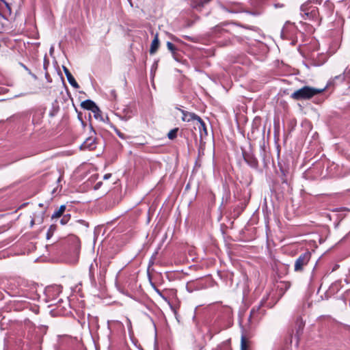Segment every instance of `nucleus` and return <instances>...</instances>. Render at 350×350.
<instances>
[{
	"instance_id": "nucleus-1",
	"label": "nucleus",
	"mask_w": 350,
	"mask_h": 350,
	"mask_svg": "<svg viewBox=\"0 0 350 350\" xmlns=\"http://www.w3.org/2000/svg\"><path fill=\"white\" fill-rule=\"evenodd\" d=\"M8 293L12 297H25L29 299L37 298L36 286L29 284L23 279H14L8 282L7 285Z\"/></svg>"
},
{
	"instance_id": "nucleus-2",
	"label": "nucleus",
	"mask_w": 350,
	"mask_h": 350,
	"mask_svg": "<svg viewBox=\"0 0 350 350\" xmlns=\"http://www.w3.org/2000/svg\"><path fill=\"white\" fill-rule=\"evenodd\" d=\"M324 91V89L314 88L310 86H304L295 91L291 96L294 100H306L310 99L314 96L319 94Z\"/></svg>"
},
{
	"instance_id": "nucleus-3",
	"label": "nucleus",
	"mask_w": 350,
	"mask_h": 350,
	"mask_svg": "<svg viewBox=\"0 0 350 350\" xmlns=\"http://www.w3.org/2000/svg\"><path fill=\"white\" fill-rule=\"evenodd\" d=\"M4 8L0 5V31L3 29L8 21V16L12 14L10 5L5 0H0Z\"/></svg>"
},
{
	"instance_id": "nucleus-4",
	"label": "nucleus",
	"mask_w": 350,
	"mask_h": 350,
	"mask_svg": "<svg viewBox=\"0 0 350 350\" xmlns=\"http://www.w3.org/2000/svg\"><path fill=\"white\" fill-rule=\"evenodd\" d=\"M311 258V253L306 252L301 254L295 260L294 265V271L295 272H301L304 271L305 266L308 265Z\"/></svg>"
},
{
	"instance_id": "nucleus-5",
	"label": "nucleus",
	"mask_w": 350,
	"mask_h": 350,
	"mask_svg": "<svg viewBox=\"0 0 350 350\" xmlns=\"http://www.w3.org/2000/svg\"><path fill=\"white\" fill-rule=\"evenodd\" d=\"M263 301L260 302V304L258 306L254 307L251 311L248 318L249 323L252 325L256 323H258L264 315V310L261 309V307L263 305Z\"/></svg>"
},
{
	"instance_id": "nucleus-6",
	"label": "nucleus",
	"mask_w": 350,
	"mask_h": 350,
	"mask_svg": "<svg viewBox=\"0 0 350 350\" xmlns=\"http://www.w3.org/2000/svg\"><path fill=\"white\" fill-rule=\"evenodd\" d=\"M62 293V287L59 285H52L45 288V295L48 301H55Z\"/></svg>"
},
{
	"instance_id": "nucleus-7",
	"label": "nucleus",
	"mask_w": 350,
	"mask_h": 350,
	"mask_svg": "<svg viewBox=\"0 0 350 350\" xmlns=\"http://www.w3.org/2000/svg\"><path fill=\"white\" fill-rule=\"evenodd\" d=\"M81 106L84 109L92 111L96 118H97V115L99 116L100 111L94 101L89 99L85 100L81 103Z\"/></svg>"
},
{
	"instance_id": "nucleus-8",
	"label": "nucleus",
	"mask_w": 350,
	"mask_h": 350,
	"mask_svg": "<svg viewBox=\"0 0 350 350\" xmlns=\"http://www.w3.org/2000/svg\"><path fill=\"white\" fill-rule=\"evenodd\" d=\"M53 304L57 305V308L59 310H62V314H66L69 312L70 304L68 299L64 301L62 299H59L57 303Z\"/></svg>"
},
{
	"instance_id": "nucleus-9",
	"label": "nucleus",
	"mask_w": 350,
	"mask_h": 350,
	"mask_svg": "<svg viewBox=\"0 0 350 350\" xmlns=\"http://www.w3.org/2000/svg\"><path fill=\"white\" fill-rule=\"evenodd\" d=\"M63 70H64L65 75L67 78V80H68V83L70 84V85H72L73 88H75L76 89H78L79 88V85L77 83V82L76 81V80L75 79L74 77L72 75V74L69 71V70L68 69V68H66V66H63Z\"/></svg>"
},
{
	"instance_id": "nucleus-10",
	"label": "nucleus",
	"mask_w": 350,
	"mask_h": 350,
	"mask_svg": "<svg viewBox=\"0 0 350 350\" xmlns=\"http://www.w3.org/2000/svg\"><path fill=\"white\" fill-rule=\"evenodd\" d=\"M180 111L183 114L182 120L184 122H190L192 120L198 121V119L200 118V116H198V115H196L194 113L188 112L185 110H180Z\"/></svg>"
},
{
	"instance_id": "nucleus-11",
	"label": "nucleus",
	"mask_w": 350,
	"mask_h": 350,
	"mask_svg": "<svg viewBox=\"0 0 350 350\" xmlns=\"http://www.w3.org/2000/svg\"><path fill=\"white\" fill-rule=\"evenodd\" d=\"M83 149L94 150L96 148V139L93 137H90L81 145Z\"/></svg>"
},
{
	"instance_id": "nucleus-12",
	"label": "nucleus",
	"mask_w": 350,
	"mask_h": 350,
	"mask_svg": "<svg viewBox=\"0 0 350 350\" xmlns=\"http://www.w3.org/2000/svg\"><path fill=\"white\" fill-rule=\"evenodd\" d=\"M197 126L199 129V131H200V137L202 139L203 137H205L207 135H208V133H207V129H206V124L204 123V122L202 120L201 118H200L198 119V120L197 121Z\"/></svg>"
},
{
	"instance_id": "nucleus-13",
	"label": "nucleus",
	"mask_w": 350,
	"mask_h": 350,
	"mask_svg": "<svg viewBox=\"0 0 350 350\" xmlns=\"http://www.w3.org/2000/svg\"><path fill=\"white\" fill-rule=\"evenodd\" d=\"M244 159L245 162L252 167H257L258 161L252 154H244Z\"/></svg>"
},
{
	"instance_id": "nucleus-14",
	"label": "nucleus",
	"mask_w": 350,
	"mask_h": 350,
	"mask_svg": "<svg viewBox=\"0 0 350 350\" xmlns=\"http://www.w3.org/2000/svg\"><path fill=\"white\" fill-rule=\"evenodd\" d=\"M45 211L41 210L40 211L35 212L33 214V218L37 221V224H42L44 221Z\"/></svg>"
},
{
	"instance_id": "nucleus-15",
	"label": "nucleus",
	"mask_w": 350,
	"mask_h": 350,
	"mask_svg": "<svg viewBox=\"0 0 350 350\" xmlns=\"http://www.w3.org/2000/svg\"><path fill=\"white\" fill-rule=\"evenodd\" d=\"M159 46V40L158 38V34L157 33L152 41L150 49V53L151 55L154 54L156 51H157Z\"/></svg>"
},
{
	"instance_id": "nucleus-16",
	"label": "nucleus",
	"mask_w": 350,
	"mask_h": 350,
	"mask_svg": "<svg viewBox=\"0 0 350 350\" xmlns=\"http://www.w3.org/2000/svg\"><path fill=\"white\" fill-rule=\"evenodd\" d=\"M66 208V205H61L59 206V208H58V210L55 211L53 213L51 218L52 219H55V218L58 219V218L61 217L62 215H64Z\"/></svg>"
},
{
	"instance_id": "nucleus-17",
	"label": "nucleus",
	"mask_w": 350,
	"mask_h": 350,
	"mask_svg": "<svg viewBox=\"0 0 350 350\" xmlns=\"http://www.w3.org/2000/svg\"><path fill=\"white\" fill-rule=\"evenodd\" d=\"M166 45H167V49L172 53L173 57L176 60H178V59L176 57V53L178 51L177 48L174 46V44H172L170 42H167Z\"/></svg>"
},
{
	"instance_id": "nucleus-18",
	"label": "nucleus",
	"mask_w": 350,
	"mask_h": 350,
	"mask_svg": "<svg viewBox=\"0 0 350 350\" xmlns=\"http://www.w3.org/2000/svg\"><path fill=\"white\" fill-rule=\"evenodd\" d=\"M336 79L341 80V81H345V80L350 81V68L349 69L347 68L342 75L336 76Z\"/></svg>"
},
{
	"instance_id": "nucleus-19",
	"label": "nucleus",
	"mask_w": 350,
	"mask_h": 350,
	"mask_svg": "<svg viewBox=\"0 0 350 350\" xmlns=\"http://www.w3.org/2000/svg\"><path fill=\"white\" fill-rule=\"evenodd\" d=\"M95 267H96V265H94L93 263H92L89 267V277H90V280L92 283L95 282V276H94Z\"/></svg>"
},
{
	"instance_id": "nucleus-20",
	"label": "nucleus",
	"mask_w": 350,
	"mask_h": 350,
	"mask_svg": "<svg viewBox=\"0 0 350 350\" xmlns=\"http://www.w3.org/2000/svg\"><path fill=\"white\" fill-rule=\"evenodd\" d=\"M178 131V128H175L172 129L168 133H167V137L170 139H174L177 137V133Z\"/></svg>"
},
{
	"instance_id": "nucleus-21",
	"label": "nucleus",
	"mask_w": 350,
	"mask_h": 350,
	"mask_svg": "<svg viewBox=\"0 0 350 350\" xmlns=\"http://www.w3.org/2000/svg\"><path fill=\"white\" fill-rule=\"evenodd\" d=\"M62 219H60L59 222L62 225H66L68 223V221L70 219V214H66L62 216Z\"/></svg>"
},
{
	"instance_id": "nucleus-22",
	"label": "nucleus",
	"mask_w": 350,
	"mask_h": 350,
	"mask_svg": "<svg viewBox=\"0 0 350 350\" xmlns=\"http://www.w3.org/2000/svg\"><path fill=\"white\" fill-rule=\"evenodd\" d=\"M56 230V226L55 225H51L49 230H48V232L46 233V239H49L53 234V232L55 231Z\"/></svg>"
},
{
	"instance_id": "nucleus-23",
	"label": "nucleus",
	"mask_w": 350,
	"mask_h": 350,
	"mask_svg": "<svg viewBox=\"0 0 350 350\" xmlns=\"http://www.w3.org/2000/svg\"><path fill=\"white\" fill-rule=\"evenodd\" d=\"M241 350H247V345L244 336H241Z\"/></svg>"
},
{
	"instance_id": "nucleus-24",
	"label": "nucleus",
	"mask_w": 350,
	"mask_h": 350,
	"mask_svg": "<svg viewBox=\"0 0 350 350\" xmlns=\"http://www.w3.org/2000/svg\"><path fill=\"white\" fill-rule=\"evenodd\" d=\"M113 130L116 133V134L119 136V137H120L122 139L125 138L124 134L121 133L117 128L113 127Z\"/></svg>"
},
{
	"instance_id": "nucleus-25",
	"label": "nucleus",
	"mask_w": 350,
	"mask_h": 350,
	"mask_svg": "<svg viewBox=\"0 0 350 350\" xmlns=\"http://www.w3.org/2000/svg\"><path fill=\"white\" fill-rule=\"evenodd\" d=\"M111 323H118L119 325H122V324L120 321H108L107 323H108V326H109V327H110V326H111Z\"/></svg>"
},
{
	"instance_id": "nucleus-26",
	"label": "nucleus",
	"mask_w": 350,
	"mask_h": 350,
	"mask_svg": "<svg viewBox=\"0 0 350 350\" xmlns=\"http://www.w3.org/2000/svg\"><path fill=\"white\" fill-rule=\"evenodd\" d=\"M35 224H37V221H36V220L33 218V217H31V221H30L31 227H32Z\"/></svg>"
},
{
	"instance_id": "nucleus-27",
	"label": "nucleus",
	"mask_w": 350,
	"mask_h": 350,
	"mask_svg": "<svg viewBox=\"0 0 350 350\" xmlns=\"http://www.w3.org/2000/svg\"><path fill=\"white\" fill-rule=\"evenodd\" d=\"M45 77H46V79L48 82H51L52 80H51V77H50V76H49V75L48 73H46Z\"/></svg>"
},
{
	"instance_id": "nucleus-28",
	"label": "nucleus",
	"mask_w": 350,
	"mask_h": 350,
	"mask_svg": "<svg viewBox=\"0 0 350 350\" xmlns=\"http://www.w3.org/2000/svg\"><path fill=\"white\" fill-rule=\"evenodd\" d=\"M77 222L87 226L86 222L84 220L79 219L77 220Z\"/></svg>"
},
{
	"instance_id": "nucleus-29",
	"label": "nucleus",
	"mask_w": 350,
	"mask_h": 350,
	"mask_svg": "<svg viewBox=\"0 0 350 350\" xmlns=\"http://www.w3.org/2000/svg\"><path fill=\"white\" fill-rule=\"evenodd\" d=\"M185 38L187 40H191V41H192V42H195L194 38H191L190 36H185Z\"/></svg>"
},
{
	"instance_id": "nucleus-30",
	"label": "nucleus",
	"mask_w": 350,
	"mask_h": 350,
	"mask_svg": "<svg viewBox=\"0 0 350 350\" xmlns=\"http://www.w3.org/2000/svg\"><path fill=\"white\" fill-rule=\"evenodd\" d=\"M111 95H113V96L114 98H116V91H115V90H111Z\"/></svg>"
},
{
	"instance_id": "nucleus-31",
	"label": "nucleus",
	"mask_w": 350,
	"mask_h": 350,
	"mask_svg": "<svg viewBox=\"0 0 350 350\" xmlns=\"http://www.w3.org/2000/svg\"><path fill=\"white\" fill-rule=\"evenodd\" d=\"M111 176V174H107L104 176V178L105 179H107L109 178V177Z\"/></svg>"
},
{
	"instance_id": "nucleus-32",
	"label": "nucleus",
	"mask_w": 350,
	"mask_h": 350,
	"mask_svg": "<svg viewBox=\"0 0 350 350\" xmlns=\"http://www.w3.org/2000/svg\"><path fill=\"white\" fill-rule=\"evenodd\" d=\"M101 272H103V273H105L106 272V269L105 268H103L102 271H100V273Z\"/></svg>"
},
{
	"instance_id": "nucleus-33",
	"label": "nucleus",
	"mask_w": 350,
	"mask_h": 350,
	"mask_svg": "<svg viewBox=\"0 0 350 350\" xmlns=\"http://www.w3.org/2000/svg\"><path fill=\"white\" fill-rule=\"evenodd\" d=\"M187 290H188L189 292H191V291H192V290H190V289H189V284L187 285Z\"/></svg>"
},
{
	"instance_id": "nucleus-34",
	"label": "nucleus",
	"mask_w": 350,
	"mask_h": 350,
	"mask_svg": "<svg viewBox=\"0 0 350 350\" xmlns=\"http://www.w3.org/2000/svg\"><path fill=\"white\" fill-rule=\"evenodd\" d=\"M175 41H179V40L177 38L173 37L172 38Z\"/></svg>"
},
{
	"instance_id": "nucleus-35",
	"label": "nucleus",
	"mask_w": 350,
	"mask_h": 350,
	"mask_svg": "<svg viewBox=\"0 0 350 350\" xmlns=\"http://www.w3.org/2000/svg\"><path fill=\"white\" fill-rule=\"evenodd\" d=\"M39 206L42 207V204H39Z\"/></svg>"
}]
</instances>
